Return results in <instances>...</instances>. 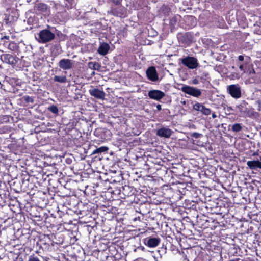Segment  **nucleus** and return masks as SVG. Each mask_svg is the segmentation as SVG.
<instances>
[{"label":"nucleus","mask_w":261,"mask_h":261,"mask_svg":"<svg viewBox=\"0 0 261 261\" xmlns=\"http://www.w3.org/2000/svg\"><path fill=\"white\" fill-rule=\"evenodd\" d=\"M53 28L48 26L47 28L41 30L38 34L36 39L39 43H46L52 40L55 38V34L53 32Z\"/></svg>","instance_id":"obj_1"},{"label":"nucleus","mask_w":261,"mask_h":261,"mask_svg":"<svg viewBox=\"0 0 261 261\" xmlns=\"http://www.w3.org/2000/svg\"><path fill=\"white\" fill-rule=\"evenodd\" d=\"M36 15L46 18L50 15V7L43 3H38L34 7Z\"/></svg>","instance_id":"obj_2"},{"label":"nucleus","mask_w":261,"mask_h":261,"mask_svg":"<svg viewBox=\"0 0 261 261\" xmlns=\"http://www.w3.org/2000/svg\"><path fill=\"white\" fill-rule=\"evenodd\" d=\"M18 18V12L14 9H7L5 14L4 21L7 24L11 25Z\"/></svg>","instance_id":"obj_3"},{"label":"nucleus","mask_w":261,"mask_h":261,"mask_svg":"<svg viewBox=\"0 0 261 261\" xmlns=\"http://www.w3.org/2000/svg\"><path fill=\"white\" fill-rule=\"evenodd\" d=\"M181 63L190 69H196L199 65L197 58L193 57L188 56L181 59Z\"/></svg>","instance_id":"obj_4"},{"label":"nucleus","mask_w":261,"mask_h":261,"mask_svg":"<svg viewBox=\"0 0 261 261\" xmlns=\"http://www.w3.org/2000/svg\"><path fill=\"white\" fill-rule=\"evenodd\" d=\"M227 90L229 94L234 98L238 99L241 97V87L238 84L228 86Z\"/></svg>","instance_id":"obj_5"},{"label":"nucleus","mask_w":261,"mask_h":261,"mask_svg":"<svg viewBox=\"0 0 261 261\" xmlns=\"http://www.w3.org/2000/svg\"><path fill=\"white\" fill-rule=\"evenodd\" d=\"M75 61L69 59H62L58 63V66L64 70L72 69L74 66Z\"/></svg>","instance_id":"obj_6"},{"label":"nucleus","mask_w":261,"mask_h":261,"mask_svg":"<svg viewBox=\"0 0 261 261\" xmlns=\"http://www.w3.org/2000/svg\"><path fill=\"white\" fill-rule=\"evenodd\" d=\"M181 90L185 93L196 97L201 94V92L199 89L189 86H183Z\"/></svg>","instance_id":"obj_7"},{"label":"nucleus","mask_w":261,"mask_h":261,"mask_svg":"<svg viewBox=\"0 0 261 261\" xmlns=\"http://www.w3.org/2000/svg\"><path fill=\"white\" fill-rule=\"evenodd\" d=\"M147 77L152 82H156L159 80V75L154 66H150L146 71Z\"/></svg>","instance_id":"obj_8"},{"label":"nucleus","mask_w":261,"mask_h":261,"mask_svg":"<svg viewBox=\"0 0 261 261\" xmlns=\"http://www.w3.org/2000/svg\"><path fill=\"white\" fill-rule=\"evenodd\" d=\"M148 95L150 99L160 101L165 96V93L159 90H151L148 91Z\"/></svg>","instance_id":"obj_9"},{"label":"nucleus","mask_w":261,"mask_h":261,"mask_svg":"<svg viewBox=\"0 0 261 261\" xmlns=\"http://www.w3.org/2000/svg\"><path fill=\"white\" fill-rule=\"evenodd\" d=\"M0 58L3 63L11 65H15L17 62L16 57L10 54H2Z\"/></svg>","instance_id":"obj_10"},{"label":"nucleus","mask_w":261,"mask_h":261,"mask_svg":"<svg viewBox=\"0 0 261 261\" xmlns=\"http://www.w3.org/2000/svg\"><path fill=\"white\" fill-rule=\"evenodd\" d=\"M173 131L167 127H162L157 130L156 135L160 137L169 138L171 137Z\"/></svg>","instance_id":"obj_11"},{"label":"nucleus","mask_w":261,"mask_h":261,"mask_svg":"<svg viewBox=\"0 0 261 261\" xmlns=\"http://www.w3.org/2000/svg\"><path fill=\"white\" fill-rule=\"evenodd\" d=\"M160 241L159 238L148 237L144 240V243L148 247L153 248L158 246Z\"/></svg>","instance_id":"obj_12"},{"label":"nucleus","mask_w":261,"mask_h":261,"mask_svg":"<svg viewBox=\"0 0 261 261\" xmlns=\"http://www.w3.org/2000/svg\"><path fill=\"white\" fill-rule=\"evenodd\" d=\"M90 94L98 99H104L105 97V93L103 90L97 88H92L89 90Z\"/></svg>","instance_id":"obj_13"},{"label":"nucleus","mask_w":261,"mask_h":261,"mask_svg":"<svg viewBox=\"0 0 261 261\" xmlns=\"http://www.w3.org/2000/svg\"><path fill=\"white\" fill-rule=\"evenodd\" d=\"M110 49V45L107 43H101L98 48V53L101 55H106Z\"/></svg>","instance_id":"obj_14"},{"label":"nucleus","mask_w":261,"mask_h":261,"mask_svg":"<svg viewBox=\"0 0 261 261\" xmlns=\"http://www.w3.org/2000/svg\"><path fill=\"white\" fill-rule=\"evenodd\" d=\"M247 165L252 170L261 169V162L259 160L249 161L247 162Z\"/></svg>","instance_id":"obj_15"},{"label":"nucleus","mask_w":261,"mask_h":261,"mask_svg":"<svg viewBox=\"0 0 261 261\" xmlns=\"http://www.w3.org/2000/svg\"><path fill=\"white\" fill-rule=\"evenodd\" d=\"M26 17L27 18V23L30 25L34 24H37L38 22V19L35 16L31 13L30 12L26 13Z\"/></svg>","instance_id":"obj_16"},{"label":"nucleus","mask_w":261,"mask_h":261,"mask_svg":"<svg viewBox=\"0 0 261 261\" xmlns=\"http://www.w3.org/2000/svg\"><path fill=\"white\" fill-rule=\"evenodd\" d=\"M109 150V148L106 146H101L94 150L92 154H96L101 153L102 152H107Z\"/></svg>","instance_id":"obj_17"},{"label":"nucleus","mask_w":261,"mask_h":261,"mask_svg":"<svg viewBox=\"0 0 261 261\" xmlns=\"http://www.w3.org/2000/svg\"><path fill=\"white\" fill-rule=\"evenodd\" d=\"M55 82H59L60 83H65L67 81L66 76H58L55 75L53 79Z\"/></svg>","instance_id":"obj_18"},{"label":"nucleus","mask_w":261,"mask_h":261,"mask_svg":"<svg viewBox=\"0 0 261 261\" xmlns=\"http://www.w3.org/2000/svg\"><path fill=\"white\" fill-rule=\"evenodd\" d=\"M170 12V9L168 6L163 5L160 8V14L161 15H163L164 16H167L169 15V12Z\"/></svg>","instance_id":"obj_19"},{"label":"nucleus","mask_w":261,"mask_h":261,"mask_svg":"<svg viewBox=\"0 0 261 261\" xmlns=\"http://www.w3.org/2000/svg\"><path fill=\"white\" fill-rule=\"evenodd\" d=\"M66 5L68 8L74 7L77 3V0H65Z\"/></svg>","instance_id":"obj_20"},{"label":"nucleus","mask_w":261,"mask_h":261,"mask_svg":"<svg viewBox=\"0 0 261 261\" xmlns=\"http://www.w3.org/2000/svg\"><path fill=\"white\" fill-rule=\"evenodd\" d=\"M204 108V106L203 105L198 102H197L193 105V109L195 110L200 111L201 112H202V110Z\"/></svg>","instance_id":"obj_21"},{"label":"nucleus","mask_w":261,"mask_h":261,"mask_svg":"<svg viewBox=\"0 0 261 261\" xmlns=\"http://www.w3.org/2000/svg\"><path fill=\"white\" fill-rule=\"evenodd\" d=\"M48 110L54 114L57 115L59 112L58 107L55 105H51L48 108Z\"/></svg>","instance_id":"obj_22"},{"label":"nucleus","mask_w":261,"mask_h":261,"mask_svg":"<svg viewBox=\"0 0 261 261\" xmlns=\"http://www.w3.org/2000/svg\"><path fill=\"white\" fill-rule=\"evenodd\" d=\"M232 130L234 132H238L242 129V127L240 123H235L231 127Z\"/></svg>","instance_id":"obj_23"},{"label":"nucleus","mask_w":261,"mask_h":261,"mask_svg":"<svg viewBox=\"0 0 261 261\" xmlns=\"http://www.w3.org/2000/svg\"><path fill=\"white\" fill-rule=\"evenodd\" d=\"M89 64L90 67L94 70H99L100 67V64L96 62H90Z\"/></svg>","instance_id":"obj_24"},{"label":"nucleus","mask_w":261,"mask_h":261,"mask_svg":"<svg viewBox=\"0 0 261 261\" xmlns=\"http://www.w3.org/2000/svg\"><path fill=\"white\" fill-rule=\"evenodd\" d=\"M248 66H249V65H247V64H240L239 65V69L243 73H246V72H248Z\"/></svg>","instance_id":"obj_25"},{"label":"nucleus","mask_w":261,"mask_h":261,"mask_svg":"<svg viewBox=\"0 0 261 261\" xmlns=\"http://www.w3.org/2000/svg\"><path fill=\"white\" fill-rule=\"evenodd\" d=\"M7 76H5L3 75H0V89H4V86L3 83L5 82V80Z\"/></svg>","instance_id":"obj_26"},{"label":"nucleus","mask_w":261,"mask_h":261,"mask_svg":"<svg viewBox=\"0 0 261 261\" xmlns=\"http://www.w3.org/2000/svg\"><path fill=\"white\" fill-rule=\"evenodd\" d=\"M27 261H41L37 256L34 254H32L29 256Z\"/></svg>","instance_id":"obj_27"},{"label":"nucleus","mask_w":261,"mask_h":261,"mask_svg":"<svg viewBox=\"0 0 261 261\" xmlns=\"http://www.w3.org/2000/svg\"><path fill=\"white\" fill-rule=\"evenodd\" d=\"M201 113L204 115H208L211 114V110L210 109L206 108L204 107Z\"/></svg>","instance_id":"obj_28"},{"label":"nucleus","mask_w":261,"mask_h":261,"mask_svg":"<svg viewBox=\"0 0 261 261\" xmlns=\"http://www.w3.org/2000/svg\"><path fill=\"white\" fill-rule=\"evenodd\" d=\"M177 18L176 16L173 17L170 20V23L172 25H174L177 22Z\"/></svg>","instance_id":"obj_29"},{"label":"nucleus","mask_w":261,"mask_h":261,"mask_svg":"<svg viewBox=\"0 0 261 261\" xmlns=\"http://www.w3.org/2000/svg\"><path fill=\"white\" fill-rule=\"evenodd\" d=\"M8 48L12 50H14L16 48V44L13 42L10 43L9 44Z\"/></svg>","instance_id":"obj_30"},{"label":"nucleus","mask_w":261,"mask_h":261,"mask_svg":"<svg viewBox=\"0 0 261 261\" xmlns=\"http://www.w3.org/2000/svg\"><path fill=\"white\" fill-rule=\"evenodd\" d=\"M201 136H202V134L197 133V132H194L191 134V136L196 139L199 138Z\"/></svg>","instance_id":"obj_31"},{"label":"nucleus","mask_w":261,"mask_h":261,"mask_svg":"<svg viewBox=\"0 0 261 261\" xmlns=\"http://www.w3.org/2000/svg\"><path fill=\"white\" fill-rule=\"evenodd\" d=\"M247 73H248L249 74H250V75H251V74L255 73V71H254V69H253L252 68H251L249 65L248 66Z\"/></svg>","instance_id":"obj_32"},{"label":"nucleus","mask_w":261,"mask_h":261,"mask_svg":"<svg viewBox=\"0 0 261 261\" xmlns=\"http://www.w3.org/2000/svg\"><path fill=\"white\" fill-rule=\"evenodd\" d=\"M255 103L257 105L258 110L260 111L261 108V99H258L257 100Z\"/></svg>","instance_id":"obj_33"},{"label":"nucleus","mask_w":261,"mask_h":261,"mask_svg":"<svg viewBox=\"0 0 261 261\" xmlns=\"http://www.w3.org/2000/svg\"><path fill=\"white\" fill-rule=\"evenodd\" d=\"M113 3H114L115 5H118L120 4L121 3L122 0H111Z\"/></svg>","instance_id":"obj_34"},{"label":"nucleus","mask_w":261,"mask_h":261,"mask_svg":"<svg viewBox=\"0 0 261 261\" xmlns=\"http://www.w3.org/2000/svg\"><path fill=\"white\" fill-rule=\"evenodd\" d=\"M25 101H27V102H33V99L32 98L29 97V96H28L25 98Z\"/></svg>","instance_id":"obj_35"},{"label":"nucleus","mask_w":261,"mask_h":261,"mask_svg":"<svg viewBox=\"0 0 261 261\" xmlns=\"http://www.w3.org/2000/svg\"><path fill=\"white\" fill-rule=\"evenodd\" d=\"M9 38V36H3L2 35L1 36V37H0V39L1 40H3V39H6V40H8Z\"/></svg>","instance_id":"obj_36"},{"label":"nucleus","mask_w":261,"mask_h":261,"mask_svg":"<svg viewBox=\"0 0 261 261\" xmlns=\"http://www.w3.org/2000/svg\"><path fill=\"white\" fill-rule=\"evenodd\" d=\"M238 60L239 61H243L244 60V56L240 55L238 57Z\"/></svg>","instance_id":"obj_37"},{"label":"nucleus","mask_w":261,"mask_h":261,"mask_svg":"<svg viewBox=\"0 0 261 261\" xmlns=\"http://www.w3.org/2000/svg\"><path fill=\"white\" fill-rule=\"evenodd\" d=\"M156 109L158 111H160L162 109V107H161V105H160V104H158L157 106H156Z\"/></svg>","instance_id":"obj_38"},{"label":"nucleus","mask_w":261,"mask_h":261,"mask_svg":"<svg viewBox=\"0 0 261 261\" xmlns=\"http://www.w3.org/2000/svg\"><path fill=\"white\" fill-rule=\"evenodd\" d=\"M193 84H198V80L197 79H194L193 80Z\"/></svg>","instance_id":"obj_39"},{"label":"nucleus","mask_w":261,"mask_h":261,"mask_svg":"<svg viewBox=\"0 0 261 261\" xmlns=\"http://www.w3.org/2000/svg\"><path fill=\"white\" fill-rule=\"evenodd\" d=\"M58 4H56L55 3H53V8H55V9H57V7H58Z\"/></svg>","instance_id":"obj_40"},{"label":"nucleus","mask_w":261,"mask_h":261,"mask_svg":"<svg viewBox=\"0 0 261 261\" xmlns=\"http://www.w3.org/2000/svg\"><path fill=\"white\" fill-rule=\"evenodd\" d=\"M135 261H146V260L142 258H139L136 259Z\"/></svg>","instance_id":"obj_41"},{"label":"nucleus","mask_w":261,"mask_h":261,"mask_svg":"<svg viewBox=\"0 0 261 261\" xmlns=\"http://www.w3.org/2000/svg\"><path fill=\"white\" fill-rule=\"evenodd\" d=\"M212 116L213 118H215L217 117V115L214 113L212 114Z\"/></svg>","instance_id":"obj_42"},{"label":"nucleus","mask_w":261,"mask_h":261,"mask_svg":"<svg viewBox=\"0 0 261 261\" xmlns=\"http://www.w3.org/2000/svg\"><path fill=\"white\" fill-rule=\"evenodd\" d=\"M2 27H3V25L0 22V32H1V31L2 30Z\"/></svg>","instance_id":"obj_43"},{"label":"nucleus","mask_w":261,"mask_h":261,"mask_svg":"<svg viewBox=\"0 0 261 261\" xmlns=\"http://www.w3.org/2000/svg\"><path fill=\"white\" fill-rule=\"evenodd\" d=\"M230 261H239V259L238 258H236V259L231 260Z\"/></svg>","instance_id":"obj_44"},{"label":"nucleus","mask_w":261,"mask_h":261,"mask_svg":"<svg viewBox=\"0 0 261 261\" xmlns=\"http://www.w3.org/2000/svg\"><path fill=\"white\" fill-rule=\"evenodd\" d=\"M181 103L183 104V105H185L186 103V101H182Z\"/></svg>","instance_id":"obj_45"},{"label":"nucleus","mask_w":261,"mask_h":261,"mask_svg":"<svg viewBox=\"0 0 261 261\" xmlns=\"http://www.w3.org/2000/svg\"><path fill=\"white\" fill-rule=\"evenodd\" d=\"M191 18L192 19H194V18H193V17H191Z\"/></svg>","instance_id":"obj_46"},{"label":"nucleus","mask_w":261,"mask_h":261,"mask_svg":"<svg viewBox=\"0 0 261 261\" xmlns=\"http://www.w3.org/2000/svg\"><path fill=\"white\" fill-rule=\"evenodd\" d=\"M260 160H261V157L260 158Z\"/></svg>","instance_id":"obj_47"}]
</instances>
